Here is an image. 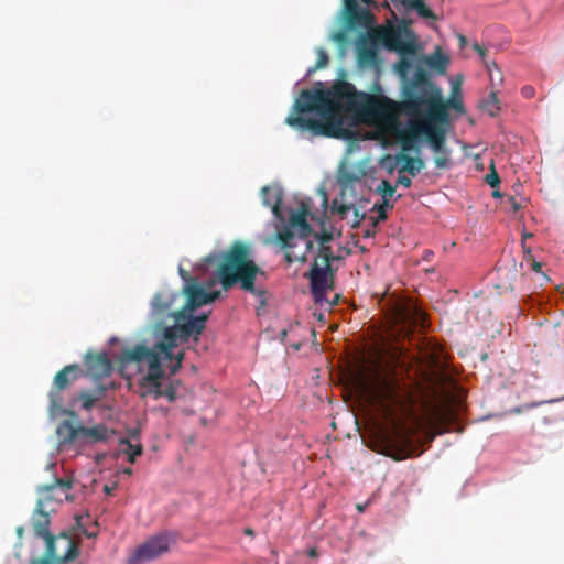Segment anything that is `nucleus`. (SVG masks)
I'll return each instance as SVG.
<instances>
[{
    "label": "nucleus",
    "instance_id": "44",
    "mask_svg": "<svg viewBox=\"0 0 564 564\" xmlns=\"http://www.w3.org/2000/svg\"><path fill=\"white\" fill-rule=\"evenodd\" d=\"M397 183L404 187H410L412 185L411 178L402 174L398 176Z\"/></svg>",
    "mask_w": 564,
    "mask_h": 564
},
{
    "label": "nucleus",
    "instance_id": "10",
    "mask_svg": "<svg viewBox=\"0 0 564 564\" xmlns=\"http://www.w3.org/2000/svg\"><path fill=\"white\" fill-rule=\"evenodd\" d=\"M72 481L55 479L51 485L42 486L39 489L37 503L41 508L56 509V506L70 497Z\"/></svg>",
    "mask_w": 564,
    "mask_h": 564
},
{
    "label": "nucleus",
    "instance_id": "31",
    "mask_svg": "<svg viewBox=\"0 0 564 564\" xmlns=\"http://www.w3.org/2000/svg\"><path fill=\"white\" fill-rule=\"evenodd\" d=\"M405 318L410 319L414 324H420L424 326L425 314L421 312L416 306H413L411 310L405 313Z\"/></svg>",
    "mask_w": 564,
    "mask_h": 564
},
{
    "label": "nucleus",
    "instance_id": "18",
    "mask_svg": "<svg viewBox=\"0 0 564 564\" xmlns=\"http://www.w3.org/2000/svg\"><path fill=\"white\" fill-rule=\"evenodd\" d=\"M282 197L283 194L280 188L270 186H264L262 188L263 204L268 207H271L273 215L279 219L283 218L281 210Z\"/></svg>",
    "mask_w": 564,
    "mask_h": 564
},
{
    "label": "nucleus",
    "instance_id": "39",
    "mask_svg": "<svg viewBox=\"0 0 564 564\" xmlns=\"http://www.w3.org/2000/svg\"><path fill=\"white\" fill-rule=\"evenodd\" d=\"M351 206L346 204L338 205L337 200L333 202V210L336 212L341 217H345L347 213L350 210Z\"/></svg>",
    "mask_w": 564,
    "mask_h": 564
},
{
    "label": "nucleus",
    "instance_id": "24",
    "mask_svg": "<svg viewBox=\"0 0 564 564\" xmlns=\"http://www.w3.org/2000/svg\"><path fill=\"white\" fill-rule=\"evenodd\" d=\"M305 241V250L302 253H295L292 251V249H284L285 250V261L288 263H293L295 261L299 262H305L307 259V253L312 252L314 249V243L308 238L303 239Z\"/></svg>",
    "mask_w": 564,
    "mask_h": 564
},
{
    "label": "nucleus",
    "instance_id": "57",
    "mask_svg": "<svg viewBox=\"0 0 564 564\" xmlns=\"http://www.w3.org/2000/svg\"><path fill=\"white\" fill-rule=\"evenodd\" d=\"M23 532H24L23 527H19V528L17 529V534H18L20 538L22 536Z\"/></svg>",
    "mask_w": 564,
    "mask_h": 564
},
{
    "label": "nucleus",
    "instance_id": "20",
    "mask_svg": "<svg viewBox=\"0 0 564 564\" xmlns=\"http://www.w3.org/2000/svg\"><path fill=\"white\" fill-rule=\"evenodd\" d=\"M108 438V429L104 424L91 427L80 425L79 441H90L93 443L106 441Z\"/></svg>",
    "mask_w": 564,
    "mask_h": 564
},
{
    "label": "nucleus",
    "instance_id": "3",
    "mask_svg": "<svg viewBox=\"0 0 564 564\" xmlns=\"http://www.w3.org/2000/svg\"><path fill=\"white\" fill-rule=\"evenodd\" d=\"M408 118V126L395 132L402 152L417 150V142L424 135L434 152L443 151L446 142L444 124L449 121L447 104L442 90L429 80L427 73L417 68L416 74L402 88V99L394 100L388 117L380 116L375 124L384 129L397 128L399 117Z\"/></svg>",
    "mask_w": 564,
    "mask_h": 564
},
{
    "label": "nucleus",
    "instance_id": "40",
    "mask_svg": "<svg viewBox=\"0 0 564 564\" xmlns=\"http://www.w3.org/2000/svg\"><path fill=\"white\" fill-rule=\"evenodd\" d=\"M178 273H180V276L182 278V280L184 281V285H188V284H192V283H196L198 280L194 276H192L185 269H183L182 267L178 268Z\"/></svg>",
    "mask_w": 564,
    "mask_h": 564
},
{
    "label": "nucleus",
    "instance_id": "38",
    "mask_svg": "<svg viewBox=\"0 0 564 564\" xmlns=\"http://www.w3.org/2000/svg\"><path fill=\"white\" fill-rule=\"evenodd\" d=\"M376 57V52L373 48H360L359 50V58L361 62H371Z\"/></svg>",
    "mask_w": 564,
    "mask_h": 564
},
{
    "label": "nucleus",
    "instance_id": "35",
    "mask_svg": "<svg viewBox=\"0 0 564 564\" xmlns=\"http://www.w3.org/2000/svg\"><path fill=\"white\" fill-rule=\"evenodd\" d=\"M486 182L492 188L497 187L500 184V177L495 169L494 163H491L490 173L487 174L486 176Z\"/></svg>",
    "mask_w": 564,
    "mask_h": 564
},
{
    "label": "nucleus",
    "instance_id": "6",
    "mask_svg": "<svg viewBox=\"0 0 564 564\" xmlns=\"http://www.w3.org/2000/svg\"><path fill=\"white\" fill-rule=\"evenodd\" d=\"M310 209L311 207L307 203L301 202L296 212L291 213L289 225L276 232V240L282 249L295 248V234L293 229L299 230V239L310 238L313 234V229L307 221Z\"/></svg>",
    "mask_w": 564,
    "mask_h": 564
},
{
    "label": "nucleus",
    "instance_id": "25",
    "mask_svg": "<svg viewBox=\"0 0 564 564\" xmlns=\"http://www.w3.org/2000/svg\"><path fill=\"white\" fill-rule=\"evenodd\" d=\"M121 451L128 455V460L134 463L135 458L142 454L141 444H132L128 440L120 441Z\"/></svg>",
    "mask_w": 564,
    "mask_h": 564
},
{
    "label": "nucleus",
    "instance_id": "2",
    "mask_svg": "<svg viewBox=\"0 0 564 564\" xmlns=\"http://www.w3.org/2000/svg\"><path fill=\"white\" fill-rule=\"evenodd\" d=\"M392 106L394 100L389 97L357 91L352 84L339 80L329 89L302 90L285 123L301 133L345 138L343 112H356L375 124L380 116L388 117Z\"/></svg>",
    "mask_w": 564,
    "mask_h": 564
},
{
    "label": "nucleus",
    "instance_id": "23",
    "mask_svg": "<svg viewBox=\"0 0 564 564\" xmlns=\"http://www.w3.org/2000/svg\"><path fill=\"white\" fill-rule=\"evenodd\" d=\"M106 391L107 387L104 384H98L94 392L82 391L79 393V400L82 401L83 409L89 411L98 400L105 397Z\"/></svg>",
    "mask_w": 564,
    "mask_h": 564
},
{
    "label": "nucleus",
    "instance_id": "41",
    "mask_svg": "<svg viewBox=\"0 0 564 564\" xmlns=\"http://www.w3.org/2000/svg\"><path fill=\"white\" fill-rule=\"evenodd\" d=\"M328 63V56L327 54L321 50L319 51V56H318V59L316 62V65H315V68H323L327 65Z\"/></svg>",
    "mask_w": 564,
    "mask_h": 564
},
{
    "label": "nucleus",
    "instance_id": "58",
    "mask_svg": "<svg viewBox=\"0 0 564 564\" xmlns=\"http://www.w3.org/2000/svg\"><path fill=\"white\" fill-rule=\"evenodd\" d=\"M245 534H247V535H251V536H252L254 533H253V530H252V529L247 528V529H245Z\"/></svg>",
    "mask_w": 564,
    "mask_h": 564
},
{
    "label": "nucleus",
    "instance_id": "55",
    "mask_svg": "<svg viewBox=\"0 0 564 564\" xmlns=\"http://www.w3.org/2000/svg\"><path fill=\"white\" fill-rule=\"evenodd\" d=\"M458 40H459V44H460L462 47L466 45L467 40H466V37L464 35L459 34L458 35Z\"/></svg>",
    "mask_w": 564,
    "mask_h": 564
},
{
    "label": "nucleus",
    "instance_id": "56",
    "mask_svg": "<svg viewBox=\"0 0 564 564\" xmlns=\"http://www.w3.org/2000/svg\"><path fill=\"white\" fill-rule=\"evenodd\" d=\"M308 555H310L311 557H315V556L317 555V551H316L315 549H311V550L308 551Z\"/></svg>",
    "mask_w": 564,
    "mask_h": 564
},
{
    "label": "nucleus",
    "instance_id": "12",
    "mask_svg": "<svg viewBox=\"0 0 564 564\" xmlns=\"http://www.w3.org/2000/svg\"><path fill=\"white\" fill-rule=\"evenodd\" d=\"M180 294L170 290H162L154 294L151 301V315L154 319L161 321L165 317H174L177 311H173Z\"/></svg>",
    "mask_w": 564,
    "mask_h": 564
},
{
    "label": "nucleus",
    "instance_id": "53",
    "mask_svg": "<svg viewBox=\"0 0 564 564\" xmlns=\"http://www.w3.org/2000/svg\"><path fill=\"white\" fill-rule=\"evenodd\" d=\"M334 39L337 41V42H341L344 41L345 39V34L343 32H338L336 33V35L334 36Z\"/></svg>",
    "mask_w": 564,
    "mask_h": 564
},
{
    "label": "nucleus",
    "instance_id": "50",
    "mask_svg": "<svg viewBox=\"0 0 564 564\" xmlns=\"http://www.w3.org/2000/svg\"><path fill=\"white\" fill-rule=\"evenodd\" d=\"M434 429H435V432L430 436V441H433L435 435H437V434L440 435L445 432V430H443L438 423L434 424Z\"/></svg>",
    "mask_w": 564,
    "mask_h": 564
},
{
    "label": "nucleus",
    "instance_id": "8",
    "mask_svg": "<svg viewBox=\"0 0 564 564\" xmlns=\"http://www.w3.org/2000/svg\"><path fill=\"white\" fill-rule=\"evenodd\" d=\"M384 44L389 50L398 52L401 56L394 68L403 79L404 86L412 79L408 78V75L412 67V59L410 57L415 55V44L413 41L403 39L401 32L397 30H391L384 35Z\"/></svg>",
    "mask_w": 564,
    "mask_h": 564
},
{
    "label": "nucleus",
    "instance_id": "54",
    "mask_svg": "<svg viewBox=\"0 0 564 564\" xmlns=\"http://www.w3.org/2000/svg\"><path fill=\"white\" fill-rule=\"evenodd\" d=\"M356 224H358L361 219L365 218V214L359 215L358 209H355Z\"/></svg>",
    "mask_w": 564,
    "mask_h": 564
},
{
    "label": "nucleus",
    "instance_id": "47",
    "mask_svg": "<svg viewBox=\"0 0 564 564\" xmlns=\"http://www.w3.org/2000/svg\"><path fill=\"white\" fill-rule=\"evenodd\" d=\"M444 102L446 104V101L444 100ZM453 107L455 110L457 111H463L464 107H463V102L462 100H452L449 104L447 102V108L448 107Z\"/></svg>",
    "mask_w": 564,
    "mask_h": 564
},
{
    "label": "nucleus",
    "instance_id": "36",
    "mask_svg": "<svg viewBox=\"0 0 564 564\" xmlns=\"http://www.w3.org/2000/svg\"><path fill=\"white\" fill-rule=\"evenodd\" d=\"M473 47H474V50L479 54V56L481 57L482 62H484V63H485V65H486L487 70H488L489 73H491V65H492V66H495V67H496L497 65H496V63H495V62H492V63L490 64L489 62H487V61H486V52H487V51H486V48H485L482 45L478 44V43H475Z\"/></svg>",
    "mask_w": 564,
    "mask_h": 564
},
{
    "label": "nucleus",
    "instance_id": "34",
    "mask_svg": "<svg viewBox=\"0 0 564 564\" xmlns=\"http://www.w3.org/2000/svg\"><path fill=\"white\" fill-rule=\"evenodd\" d=\"M314 237L316 238L319 245H328L334 239V234L332 230H328L325 227H323L319 234H314Z\"/></svg>",
    "mask_w": 564,
    "mask_h": 564
},
{
    "label": "nucleus",
    "instance_id": "42",
    "mask_svg": "<svg viewBox=\"0 0 564 564\" xmlns=\"http://www.w3.org/2000/svg\"><path fill=\"white\" fill-rule=\"evenodd\" d=\"M387 207H392L390 204L389 206L384 205V203L380 206H375L373 208L378 210V220H386L387 219V213H386V208Z\"/></svg>",
    "mask_w": 564,
    "mask_h": 564
},
{
    "label": "nucleus",
    "instance_id": "13",
    "mask_svg": "<svg viewBox=\"0 0 564 564\" xmlns=\"http://www.w3.org/2000/svg\"><path fill=\"white\" fill-rule=\"evenodd\" d=\"M308 278L311 281L312 293L316 301H319L324 293L333 289V274L330 268L326 269V265L319 267L317 260L314 261Z\"/></svg>",
    "mask_w": 564,
    "mask_h": 564
},
{
    "label": "nucleus",
    "instance_id": "45",
    "mask_svg": "<svg viewBox=\"0 0 564 564\" xmlns=\"http://www.w3.org/2000/svg\"><path fill=\"white\" fill-rule=\"evenodd\" d=\"M521 94L524 98H532L535 94V90L532 86H524L521 89Z\"/></svg>",
    "mask_w": 564,
    "mask_h": 564
},
{
    "label": "nucleus",
    "instance_id": "33",
    "mask_svg": "<svg viewBox=\"0 0 564 564\" xmlns=\"http://www.w3.org/2000/svg\"><path fill=\"white\" fill-rule=\"evenodd\" d=\"M438 153H440V155H437L434 159V163H435L436 167L437 169H447L449 166V158H448L449 152L444 147L443 151H441Z\"/></svg>",
    "mask_w": 564,
    "mask_h": 564
},
{
    "label": "nucleus",
    "instance_id": "29",
    "mask_svg": "<svg viewBox=\"0 0 564 564\" xmlns=\"http://www.w3.org/2000/svg\"><path fill=\"white\" fill-rule=\"evenodd\" d=\"M346 13L348 15L349 21L355 19L359 13V6L357 0H343ZM365 4H371L372 0H361Z\"/></svg>",
    "mask_w": 564,
    "mask_h": 564
},
{
    "label": "nucleus",
    "instance_id": "48",
    "mask_svg": "<svg viewBox=\"0 0 564 564\" xmlns=\"http://www.w3.org/2000/svg\"><path fill=\"white\" fill-rule=\"evenodd\" d=\"M31 564H55V562L51 561L48 556L44 555V557L40 560L32 561Z\"/></svg>",
    "mask_w": 564,
    "mask_h": 564
},
{
    "label": "nucleus",
    "instance_id": "59",
    "mask_svg": "<svg viewBox=\"0 0 564 564\" xmlns=\"http://www.w3.org/2000/svg\"><path fill=\"white\" fill-rule=\"evenodd\" d=\"M123 473L127 475H131L132 470H131V468H126V469H123Z\"/></svg>",
    "mask_w": 564,
    "mask_h": 564
},
{
    "label": "nucleus",
    "instance_id": "51",
    "mask_svg": "<svg viewBox=\"0 0 564 564\" xmlns=\"http://www.w3.org/2000/svg\"><path fill=\"white\" fill-rule=\"evenodd\" d=\"M532 270L535 272H541L542 263L535 260H532Z\"/></svg>",
    "mask_w": 564,
    "mask_h": 564
},
{
    "label": "nucleus",
    "instance_id": "62",
    "mask_svg": "<svg viewBox=\"0 0 564 564\" xmlns=\"http://www.w3.org/2000/svg\"><path fill=\"white\" fill-rule=\"evenodd\" d=\"M365 236H366V237H369V236H371V232H370V230H367V231H366V234H365Z\"/></svg>",
    "mask_w": 564,
    "mask_h": 564
},
{
    "label": "nucleus",
    "instance_id": "27",
    "mask_svg": "<svg viewBox=\"0 0 564 564\" xmlns=\"http://www.w3.org/2000/svg\"><path fill=\"white\" fill-rule=\"evenodd\" d=\"M409 9H413L425 19H435L433 11L425 4V0H411Z\"/></svg>",
    "mask_w": 564,
    "mask_h": 564
},
{
    "label": "nucleus",
    "instance_id": "49",
    "mask_svg": "<svg viewBox=\"0 0 564 564\" xmlns=\"http://www.w3.org/2000/svg\"><path fill=\"white\" fill-rule=\"evenodd\" d=\"M509 203L513 212H518L521 208L520 203L514 197H509Z\"/></svg>",
    "mask_w": 564,
    "mask_h": 564
},
{
    "label": "nucleus",
    "instance_id": "14",
    "mask_svg": "<svg viewBox=\"0 0 564 564\" xmlns=\"http://www.w3.org/2000/svg\"><path fill=\"white\" fill-rule=\"evenodd\" d=\"M180 341H183V335L178 332V326H169L163 330V339L156 343L152 349L158 351L161 360H173V349L178 346Z\"/></svg>",
    "mask_w": 564,
    "mask_h": 564
},
{
    "label": "nucleus",
    "instance_id": "7",
    "mask_svg": "<svg viewBox=\"0 0 564 564\" xmlns=\"http://www.w3.org/2000/svg\"><path fill=\"white\" fill-rule=\"evenodd\" d=\"M171 532H161L140 544L128 558V564H145L167 553L175 543Z\"/></svg>",
    "mask_w": 564,
    "mask_h": 564
},
{
    "label": "nucleus",
    "instance_id": "21",
    "mask_svg": "<svg viewBox=\"0 0 564 564\" xmlns=\"http://www.w3.org/2000/svg\"><path fill=\"white\" fill-rule=\"evenodd\" d=\"M191 313L192 312L186 311V317L176 322L178 332L183 335V341H187L192 335L198 336L204 332L200 328L198 329V323Z\"/></svg>",
    "mask_w": 564,
    "mask_h": 564
},
{
    "label": "nucleus",
    "instance_id": "52",
    "mask_svg": "<svg viewBox=\"0 0 564 564\" xmlns=\"http://www.w3.org/2000/svg\"><path fill=\"white\" fill-rule=\"evenodd\" d=\"M83 533H84L87 538H89V539H90V538H95V536L97 535V531H96V530H94V531H89V530L84 529V530H83Z\"/></svg>",
    "mask_w": 564,
    "mask_h": 564
},
{
    "label": "nucleus",
    "instance_id": "19",
    "mask_svg": "<svg viewBox=\"0 0 564 564\" xmlns=\"http://www.w3.org/2000/svg\"><path fill=\"white\" fill-rule=\"evenodd\" d=\"M80 424H74L72 421L64 420L56 429V434L63 444H70L79 441Z\"/></svg>",
    "mask_w": 564,
    "mask_h": 564
},
{
    "label": "nucleus",
    "instance_id": "9",
    "mask_svg": "<svg viewBox=\"0 0 564 564\" xmlns=\"http://www.w3.org/2000/svg\"><path fill=\"white\" fill-rule=\"evenodd\" d=\"M45 554L55 562V564H64L74 560L78 555V545L73 538L66 533L59 535H51L45 540Z\"/></svg>",
    "mask_w": 564,
    "mask_h": 564
},
{
    "label": "nucleus",
    "instance_id": "61",
    "mask_svg": "<svg viewBox=\"0 0 564 564\" xmlns=\"http://www.w3.org/2000/svg\"><path fill=\"white\" fill-rule=\"evenodd\" d=\"M105 491H106L107 494H110V492H111V489H110L108 486H105Z\"/></svg>",
    "mask_w": 564,
    "mask_h": 564
},
{
    "label": "nucleus",
    "instance_id": "46",
    "mask_svg": "<svg viewBox=\"0 0 564 564\" xmlns=\"http://www.w3.org/2000/svg\"><path fill=\"white\" fill-rule=\"evenodd\" d=\"M391 2L394 4V7L397 8H405V9H409L410 7V3H411V0H391Z\"/></svg>",
    "mask_w": 564,
    "mask_h": 564
},
{
    "label": "nucleus",
    "instance_id": "43",
    "mask_svg": "<svg viewBox=\"0 0 564 564\" xmlns=\"http://www.w3.org/2000/svg\"><path fill=\"white\" fill-rule=\"evenodd\" d=\"M194 318L198 323V329L200 328L204 330L206 327V321L208 319V313H203L199 316H194Z\"/></svg>",
    "mask_w": 564,
    "mask_h": 564
},
{
    "label": "nucleus",
    "instance_id": "60",
    "mask_svg": "<svg viewBox=\"0 0 564 564\" xmlns=\"http://www.w3.org/2000/svg\"><path fill=\"white\" fill-rule=\"evenodd\" d=\"M492 195H494L495 197H500V196H501V194L499 193V191H495V192L492 193Z\"/></svg>",
    "mask_w": 564,
    "mask_h": 564
},
{
    "label": "nucleus",
    "instance_id": "17",
    "mask_svg": "<svg viewBox=\"0 0 564 564\" xmlns=\"http://www.w3.org/2000/svg\"><path fill=\"white\" fill-rule=\"evenodd\" d=\"M448 65V58L447 56H445L442 52H441V48H437L432 55L430 56H423L421 57L416 64H415V67H414V74H413V77L415 76L416 74V70L417 68L422 67L426 73L427 69H426V66L440 72V73H445V69ZM427 77H429V80L434 84L431 79H430V74H427Z\"/></svg>",
    "mask_w": 564,
    "mask_h": 564
},
{
    "label": "nucleus",
    "instance_id": "16",
    "mask_svg": "<svg viewBox=\"0 0 564 564\" xmlns=\"http://www.w3.org/2000/svg\"><path fill=\"white\" fill-rule=\"evenodd\" d=\"M54 511L55 510L48 508H41L36 502L35 510L32 514V528L37 538L46 540L52 535L50 532V514Z\"/></svg>",
    "mask_w": 564,
    "mask_h": 564
},
{
    "label": "nucleus",
    "instance_id": "26",
    "mask_svg": "<svg viewBox=\"0 0 564 564\" xmlns=\"http://www.w3.org/2000/svg\"><path fill=\"white\" fill-rule=\"evenodd\" d=\"M480 106L492 117L496 116L500 110L498 97L494 91H491L489 96L481 101Z\"/></svg>",
    "mask_w": 564,
    "mask_h": 564
},
{
    "label": "nucleus",
    "instance_id": "11",
    "mask_svg": "<svg viewBox=\"0 0 564 564\" xmlns=\"http://www.w3.org/2000/svg\"><path fill=\"white\" fill-rule=\"evenodd\" d=\"M83 371L77 364L65 366L59 370L53 380L51 391L48 393L51 408L59 409L62 406V397L59 392L69 388L80 376Z\"/></svg>",
    "mask_w": 564,
    "mask_h": 564
},
{
    "label": "nucleus",
    "instance_id": "63",
    "mask_svg": "<svg viewBox=\"0 0 564 564\" xmlns=\"http://www.w3.org/2000/svg\"><path fill=\"white\" fill-rule=\"evenodd\" d=\"M525 252H527L528 256H531L530 249H528Z\"/></svg>",
    "mask_w": 564,
    "mask_h": 564
},
{
    "label": "nucleus",
    "instance_id": "4",
    "mask_svg": "<svg viewBox=\"0 0 564 564\" xmlns=\"http://www.w3.org/2000/svg\"><path fill=\"white\" fill-rule=\"evenodd\" d=\"M218 260H220V263L215 271V279L209 280L205 286L198 281L183 286L186 303L175 314L176 322L186 317V311L193 312L219 299L221 296L220 291H209L217 282L221 284L224 291L239 285L242 291L253 295L262 296L264 294L263 290L256 288V280L258 276L264 278L265 272L254 262L250 243L236 240L228 250L220 254L212 253L205 257L198 269H206Z\"/></svg>",
    "mask_w": 564,
    "mask_h": 564
},
{
    "label": "nucleus",
    "instance_id": "28",
    "mask_svg": "<svg viewBox=\"0 0 564 564\" xmlns=\"http://www.w3.org/2000/svg\"><path fill=\"white\" fill-rule=\"evenodd\" d=\"M377 192L381 194L384 205L389 206V200L395 193V187L392 186L388 181L383 180L377 187Z\"/></svg>",
    "mask_w": 564,
    "mask_h": 564
},
{
    "label": "nucleus",
    "instance_id": "37",
    "mask_svg": "<svg viewBox=\"0 0 564 564\" xmlns=\"http://www.w3.org/2000/svg\"><path fill=\"white\" fill-rule=\"evenodd\" d=\"M183 358H184V351L183 350H181L176 356H174L173 359H175V360L170 366V375L171 376L175 375L178 371V369H181Z\"/></svg>",
    "mask_w": 564,
    "mask_h": 564
},
{
    "label": "nucleus",
    "instance_id": "22",
    "mask_svg": "<svg viewBox=\"0 0 564 564\" xmlns=\"http://www.w3.org/2000/svg\"><path fill=\"white\" fill-rule=\"evenodd\" d=\"M397 161L403 162V166L400 169V173L408 172L412 176H416L420 171L424 167V162L420 158H412L406 153H399L395 156Z\"/></svg>",
    "mask_w": 564,
    "mask_h": 564
},
{
    "label": "nucleus",
    "instance_id": "1",
    "mask_svg": "<svg viewBox=\"0 0 564 564\" xmlns=\"http://www.w3.org/2000/svg\"><path fill=\"white\" fill-rule=\"evenodd\" d=\"M351 387L368 394L371 404L390 429L384 431L380 451L394 460H403L422 454L415 436L421 426L415 413V399L409 388L395 377L383 372L379 361L359 356L348 370Z\"/></svg>",
    "mask_w": 564,
    "mask_h": 564
},
{
    "label": "nucleus",
    "instance_id": "30",
    "mask_svg": "<svg viewBox=\"0 0 564 564\" xmlns=\"http://www.w3.org/2000/svg\"><path fill=\"white\" fill-rule=\"evenodd\" d=\"M183 383L178 379H169L167 382L163 386V391H170L173 393V402L181 395L183 390Z\"/></svg>",
    "mask_w": 564,
    "mask_h": 564
},
{
    "label": "nucleus",
    "instance_id": "5",
    "mask_svg": "<svg viewBox=\"0 0 564 564\" xmlns=\"http://www.w3.org/2000/svg\"><path fill=\"white\" fill-rule=\"evenodd\" d=\"M119 361L122 369L135 366L137 371L142 372L147 368V373L138 382L141 398L153 397L155 400L166 398L173 402V393L163 391L164 370L158 351L143 344H138L132 348L123 349Z\"/></svg>",
    "mask_w": 564,
    "mask_h": 564
},
{
    "label": "nucleus",
    "instance_id": "15",
    "mask_svg": "<svg viewBox=\"0 0 564 564\" xmlns=\"http://www.w3.org/2000/svg\"><path fill=\"white\" fill-rule=\"evenodd\" d=\"M86 367L94 379L108 377L112 372V364L106 354L87 355Z\"/></svg>",
    "mask_w": 564,
    "mask_h": 564
},
{
    "label": "nucleus",
    "instance_id": "32",
    "mask_svg": "<svg viewBox=\"0 0 564 564\" xmlns=\"http://www.w3.org/2000/svg\"><path fill=\"white\" fill-rule=\"evenodd\" d=\"M318 258L323 260V264L326 265V269H329L330 261L335 259L328 245H319Z\"/></svg>",
    "mask_w": 564,
    "mask_h": 564
}]
</instances>
